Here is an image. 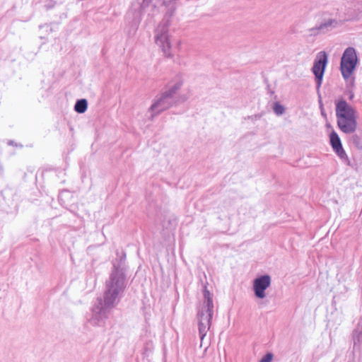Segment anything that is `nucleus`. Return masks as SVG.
<instances>
[{"instance_id": "1", "label": "nucleus", "mask_w": 362, "mask_h": 362, "mask_svg": "<svg viewBox=\"0 0 362 362\" xmlns=\"http://www.w3.org/2000/svg\"><path fill=\"white\" fill-rule=\"evenodd\" d=\"M337 122L344 134H353L357 129V112L344 99L335 100Z\"/></svg>"}, {"instance_id": "2", "label": "nucleus", "mask_w": 362, "mask_h": 362, "mask_svg": "<svg viewBox=\"0 0 362 362\" xmlns=\"http://www.w3.org/2000/svg\"><path fill=\"white\" fill-rule=\"evenodd\" d=\"M204 311L199 315V331L201 339H203L211 325L214 305L209 291H204Z\"/></svg>"}, {"instance_id": "3", "label": "nucleus", "mask_w": 362, "mask_h": 362, "mask_svg": "<svg viewBox=\"0 0 362 362\" xmlns=\"http://www.w3.org/2000/svg\"><path fill=\"white\" fill-rule=\"evenodd\" d=\"M358 62L355 49L348 47L345 49L341 59L340 69L343 77L348 79L352 75Z\"/></svg>"}, {"instance_id": "4", "label": "nucleus", "mask_w": 362, "mask_h": 362, "mask_svg": "<svg viewBox=\"0 0 362 362\" xmlns=\"http://www.w3.org/2000/svg\"><path fill=\"white\" fill-rule=\"evenodd\" d=\"M327 64V55L325 52H319L314 62L313 71L316 78L318 80V84L321 83L325 67Z\"/></svg>"}, {"instance_id": "5", "label": "nucleus", "mask_w": 362, "mask_h": 362, "mask_svg": "<svg viewBox=\"0 0 362 362\" xmlns=\"http://www.w3.org/2000/svg\"><path fill=\"white\" fill-rule=\"evenodd\" d=\"M271 284V278L268 275H264L255 279L253 288L255 296L259 298H264L266 296L265 290Z\"/></svg>"}, {"instance_id": "6", "label": "nucleus", "mask_w": 362, "mask_h": 362, "mask_svg": "<svg viewBox=\"0 0 362 362\" xmlns=\"http://www.w3.org/2000/svg\"><path fill=\"white\" fill-rule=\"evenodd\" d=\"M329 141L332 148L333 151L337 153V155L342 159H345L347 158L346 153L344 150L340 138L337 133L334 131H332L329 134Z\"/></svg>"}, {"instance_id": "7", "label": "nucleus", "mask_w": 362, "mask_h": 362, "mask_svg": "<svg viewBox=\"0 0 362 362\" xmlns=\"http://www.w3.org/2000/svg\"><path fill=\"white\" fill-rule=\"evenodd\" d=\"M156 41L158 45L162 47L165 53H167L170 50V44L165 34H162L160 37H157Z\"/></svg>"}, {"instance_id": "8", "label": "nucleus", "mask_w": 362, "mask_h": 362, "mask_svg": "<svg viewBox=\"0 0 362 362\" xmlns=\"http://www.w3.org/2000/svg\"><path fill=\"white\" fill-rule=\"evenodd\" d=\"M74 108L77 112L83 113L87 109V101L85 99L77 101Z\"/></svg>"}, {"instance_id": "9", "label": "nucleus", "mask_w": 362, "mask_h": 362, "mask_svg": "<svg viewBox=\"0 0 362 362\" xmlns=\"http://www.w3.org/2000/svg\"><path fill=\"white\" fill-rule=\"evenodd\" d=\"M165 103H165V100L161 99V100H158L156 103H155L152 106V108L155 111H156V110L159 111L160 110V109H159L160 107H162V110L165 109V108H167V107H168V105H165Z\"/></svg>"}, {"instance_id": "10", "label": "nucleus", "mask_w": 362, "mask_h": 362, "mask_svg": "<svg viewBox=\"0 0 362 362\" xmlns=\"http://www.w3.org/2000/svg\"><path fill=\"white\" fill-rule=\"evenodd\" d=\"M274 111L277 115H281L284 112V107L278 103H276L274 106Z\"/></svg>"}, {"instance_id": "11", "label": "nucleus", "mask_w": 362, "mask_h": 362, "mask_svg": "<svg viewBox=\"0 0 362 362\" xmlns=\"http://www.w3.org/2000/svg\"><path fill=\"white\" fill-rule=\"evenodd\" d=\"M273 358V355L270 353L267 354L259 362H271Z\"/></svg>"}]
</instances>
